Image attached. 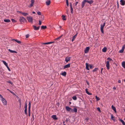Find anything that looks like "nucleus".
Segmentation results:
<instances>
[{"instance_id": "f257e3e1", "label": "nucleus", "mask_w": 125, "mask_h": 125, "mask_svg": "<svg viewBox=\"0 0 125 125\" xmlns=\"http://www.w3.org/2000/svg\"><path fill=\"white\" fill-rule=\"evenodd\" d=\"M19 21L21 23H23L26 21V20L25 19L22 17H20Z\"/></svg>"}, {"instance_id": "f03ea898", "label": "nucleus", "mask_w": 125, "mask_h": 125, "mask_svg": "<svg viewBox=\"0 0 125 125\" xmlns=\"http://www.w3.org/2000/svg\"><path fill=\"white\" fill-rule=\"evenodd\" d=\"M86 64V69L89 70V66L90 67V69H92V68L93 67V66L92 65H90L89 66V65L88 63H86L85 64Z\"/></svg>"}, {"instance_id": "7ed1b4c3", "label": "nucleus", "mask_w": 125, "mask_h": 125, "mask_svg": "<svg viewBox=\"0 0 125 125\" xmlns=\"http://www.w3.org/2000/svg\"><path fill=\"white\" fill-rule=\"evenodd\" d=\"M27 19L29 22L32 23L33 22V18L31 16L27 17Z\"/></svg>"}, {"instance_id": "20e7f679", "label": "nucleus", "mask_w": 125, "mask_h": 125, "mask_svg": "<svg viewBox=\"0 0 125 125\" xmlns=\"http://www.w3.org/2000/svg\"><path fill=\"white\" fill-rule=\"evenodd\" d=\"M105 22L103 24V25H101L100 28L101 30L102 33L103 34L104 33V31L103 30V28L104 26L105 25Z\"/></svg>"}, {"instance_id": "39448f33", "label": "nucleus", "mask_w": 125, "mask_h": 125, "mask_svg": "<svg viewBox=\"0 0 125 125\" xmlns=\"http://www.w3.org/2000/svg\"><path fill=\"white\" fill-rule=\"evenodd\" d=\"M1 101L4 105H6L7 104V102L4 98L1 99Z\"/></svg>"}, {"instance_id": "423d86ee", "label": "nucleus", "mask_w": 125, "mask_h": 125, "mask_svg": "<svg viewBox=\"0 0 125 125\" xmlns=\"http://www.w3.org/2000/svg\"><path fill=\"white\" fill-rule=\"evenodd\" d=\"M89 49H90V48L89 47H86L84 51V53H88L89 52Z\"/></svg>"}, {"instance_id": "0eeeda50", "label": "nucleus", "mask_w": 125, "mask_h": 125, "mask_svg": "<svg viewBox=\"0 0 125 125\" xmlns=\"http://www.w3.org/2000/svg\"><path fill=\"white\" fill-rule=\"evenodd\" d=\"M34 0H31V3L30 4V5L28 6V7H31L34 4Z\"/></svg>"}, {"instance_id": "6e6552de", "label": "nucleus", "mask_w": 125, "mask_h": 125, "mask_svg": "<svg viewBox=\"0 0 125 125\" xmlns=\"http://www.w3.org/2000/svg\"><path fill=\"white\" fill-rule=\"evenodd\" d=\"M66 110L69 112H73L72 109L69 107L68 106H66Z\"/></svg>"}, {"instance_id": "1a4fd4ad", "label": "nucleus", "mask_w": 125, "mask_h": 125, "mask_svg": "<svg viewBox=\"0 0 125 125\" xmlns=\"http://www.w3.org/2000/svg\"><path fill=\"white\" fill-rule=\"evenodd\" d=\"M106 66L107 69L108 70L110 68L109 63V61H107L106 62Z\"/></svg>"}, {"instance_id": "9d476101", "label": "nucleus", "mask_w": 125, "mask_h": 125, "mask_svg": "<svg viewBox=\"0 0 125 125\" xmlns=\"http://www.w3.org/2000/svg\"><path fill=\"white\" fill-rule=\"evenodd\" d=\"M71 57H69L67 56L66 57L65 59V61L67 62H68L70 61V58Z\"/></svg>"}, {"instance_id": "9b49d317", "label": "nucleus", "mask_w": 125, "mask_h": 125, "mask_svg": "<svg viewBox=\"0 0 125 125\" xmlns=\"http://www.w3.org/2000/svg\"><path fill=\"white\" fill-rule=\"evenodd\" d=\"M86 2L90 4H92L94 2V1L92 0H86Z\"/></svg>"}, {"instance_id": "f8f14e48", "label": "nucleus", "mask_w": 125, "mask_h": 125, "mask_svg": "<svg viewBox=\"0 0 125 125\" xmlns=\"http://www.w3.org/2000/svg\"><path fill=\"white\" fill-rule=\"evenodd\" d=\"M120 2V4L122 5H124L125 4V1L124 0H121Z\"/></svg>"}, {"instance_id": "ddd939ff", "label": "nucleus", "mask_w": 125, "mask_h": 125, "mask_svg": "<svg viewBox=\"0 0 125 125\" xmlns=\"http://www.w3.org/2000/svg\"><path fill=\"white\" fill-rule=\"evenodd\" d=\"M46 5L47 6L49 5L51 3V1L50 0H47L46 2Z\"/></svg>"}, {"instance_id": "4468645a", "label": "nucleus", "mask_w": 125, "mask_h": 125, "mask_svg": "<svg viewBox=\"0 0 125 125\" xmlns=\"http://www.w3.org/2000/svg\"><path fill=\"white\" fill-rule=\"evenodd\" d=\"M33 27L34 30H39L40 27V26H38L37 27L36 26H33Z\"/></svg>"}, {"instance_id": "2eb2a0df", "label": "nucleus", "mask_w": 125, "mask_h": 125, "mask_svg": "<svg viewBox=\"0 0 125 125\" xmlns=\"http://www.w3.org/2000/svg\"><path fill=\"white\" fill-rule=\"evenodd\" d=\"M12 41H14L18 44H21V42L20 41L18 40L17 39H13L12 40Z\"/></svg>"}, {"instance_id": "dca6fc26", "label": "nucleus", "mask_w": 125, "mask_h": 125, "mask_svg": "<svg viewBox=\"0 0 125 125\" xmlns=\"http://www.w3.org/2000/svg\"><path fill=\"white\" fill-rule=\"evenodd\" d=\"M86 2V0H84L82 2V7L83 8L84 6L85 3Z\"/></svg>"}, {"instance_id": "f3484780", "label": "nucleus", "mask_w": 125, "mask_h": 125, "mask_svg": "<svg viewBox=\"0 0 125 125\" xmlns=\"http://www.w3.org/2000/svg\"><path fill=\"white\" fill-rule=\"evenodd\" d=\"M70 63H69L68 64L64 66L63 68L65 69L66 68L69 67H70Z\"/></svg>"}, {"instance_id": "a211bd4d", "label": "nucleus", "mask_w": 125, "mask_h": 125, "mask_svg": "<svg viewBox=\"0 0 125 125\" xmlns=\"http://www.w3.org/2000/svg\"><path fill=\"white\" fill-rule=\"evenodd\" d=\"M52 117L54 120H56L57 119L56 115H53L52 116Z\"/></svg>"}, {"instance_id": "6ab92c4d", "label": "nucleus", "mask_w": 125, "mask_h": 125, "mask_svg": "<svg viewBox=\"0 0 125 125\" xmlns=\"http://www.w3.org/2000/svg\"><path fill=\"white\" fill-rule=\"evenodd\" d=\"M8 51L11 53H17V52L16 51H14L12 50H10V49H8Z\"/></svg>"}, {"instance_id": "aec40b11", "label": "nucleus", "mask_w": 125, "mask_h": 125, "mask_svg": "<svg viewBox=\"0 0 125 125\" xmlns=\"http://www.w3.org/2000/svg\"><path fill=\"white\" fill-rule=\"evenodd\" d=\"M111 107L112 109L116 113V112L115 107L113 105H112Z\"/></svg>"}, {"instance_id": "412c9836", "label": "nucleus", "mask_w": 125, "mask_h": 125, "mask_svg": "<svg viewBox=\"0 0 125 125\" xmlns=\"http://www.w3.org/2000/svg\"><path fill=\"white\" fill-rule=\"evenodd\" d=\"M88 89H87V88H86L85 89V91H86V93L88 94V95H91L92 94H91V93H90L88 91Z\"/></svg>"}, {"instance_id": "4be33fe9", "label": "nucleus", "mask_w": 125, "mask_h": 125, "mask_svg": "<svg viewBox=\"0 0 125 125\" xmlns=\"http://www.w3.org/2000/svg\"><path fill=\"white\" fill-rule=\"evenodd\" d=\"M122 67L125 68V61H123L122 63Z\"/></svg>"}, {"instance_id": "5701e85b", "label": "nucleus", "mask_w": 125, "mask_h": 125, "mask_svg": "<svg viewBox=\"0 0 125 125\" xmlns=\"http://www.w3.org/2000/svg\"><path fill=\"white\" fill-rule=\"evenodd\" d=\"M106 50L107 48L105 47H104L102 49V51L103 52H106Z\"/></svg>"}, {"instance_id": "b1692460", "label": "nucleus", "mask_w": 125, "mask_h": 125, "mask_svg": "<svg viewBox=\"0 0 125 125\" xmlns=\"http://www.w3.org/2000/svg\"><path fill=\"white\" fill-rule=\"evenodd\" d=\"M18 101L19 103V108L20 109L21 107V100L20 99H19Z\"/></svg>"}, {"instance_id": "393cba45", "label": "nucleus", "mask_w": 125, "mask_h": 125, "mask_svg": "<svg viewBox=\"0 0 125 125\" xmlns=\"http://www.w3.org/2000/svg\"><path fill=\"white\" fill-rule=\"evenodd\" d=\"M61 74L62 76H65L66 75V73L65 72H62Z\"/></svg>"}, {"instance_id": "a878e982", "label": "nucleus", "mask_w": 125, "mask_h": 125, "mask_svg": "<svg viewBox=\"0 0 125 125\" xmlns=\"http://www.w3.org/2000/svg\"><path fill=\"white\" fill-rule=\"evenodd\" d=\"M119 120L120 121V122H122V124L123 125H125V122L123 120L121 119H119Z\"/></svg>"}, {"instance_id": "bb28decb", "label": "nucleus", "mask_w": 125, "mask_h": 125, "mask_svg": "<svg viewBox=\"0 0 125 125\" xmlns=\"http://www.w3.org/2000/svg\"><path fill=\"white\" fill-rule=\"evenodd\" d=\"M5 22H9L10 21V20L9 19H4V20Z\"/></svg>"}, {"instance_id": "cd10ccee", "label": "nucleus", "mask_w": 125, "mask_h": 125, "mask_svg": "<svg viewBox=\"0 0 125 125\" xmlns=\"http://www.w3.org/2000/svg\"><path fill=\"white\" fill-rule=\"evenodd\" d=\"M107 60L108 61H109V62H111H111H113V60L111 59V58H110L109 57L107 59Z\"/></svg>"}, {"instance_id": "c85d7f7f", "label": "nucleus", "mask_w": 125, "mask_h": 125, "mask_svg": "<svg viewBox=\"0 0 125 125\" xmlns=\"http://www.w3.org/2000/svg\"><path fill=\"white\" fill-rule=\"evenodd\" d=\"M76 35H77V34H76V35H74L72 39V42H73V41H74V39L76 37Z\"/></svg>"}, {"instance_id": "c756f323", "label": "nucleus", "mask_w": 125, "mask_h": 125, "mask_svg": "<svg viewBox=\"0 0 125 125\" xmlns=\"http://www.w3.org/2000/svg\"><path fill=\"white\" fill-rule=\"evenodd\" d=\"M25 109H27V102H25L24 105Z\"/></svg>"}, {"instance_id": "7c9ffc66", "label": "nucleus", "mask_w": 125, "mask_h": 125, "mask_svg": "<svg viewBox=\"0 0 125 125\" xmlns=\"http://www.w3.org/2000/svg\"><path fill=\"white\" fill-rule=\"evenodd\" d=\"M124 49L122 48V49L119 50V52L120 53H123L124 51Z\"/></svg>"}, {"instance_id": "2f4dec72", "label": "nucleus", "mask_w": 125, "mask_h": 125, "mask_svg": "<svg viewBox=\"0 0 125 125\" xmlns=\"http://www.w3.org/2000/svg\"><path fill=\"white\" fill-rule=\"evenodd\" d=\"M47 28V27L46 26H42L41 27V29H46Z\"/></svg>"}, {"instance_id": "473e14b6", "label": "nucleus", "mask_w": 125, "mask_h": 125, "mask_svg": "<svg viewBox=\"0 0 125 125\" xmlns=\"http://www.w3.org/2000/svg\"><path fill=\"white\" fill-rule=\"evenodd\" d=\"M21 14L24 16H26L28 15V13H26L21 12Z\"/></svg>"}, {"instance_id": "72a5a7b5", "label": "nucleus", "mask_w": 125, "mask_h": 125, "mask_svg": "<svg viewBox=\"0 0 125 125\" xmlns=\"http://www.w3.org/2000/svg\"><path fill=\"white\" fill-rule=\"evenodd\" d=\"M3 62V64L6 66H7L8 65V64L5 61H2Z\"/></svg>"}, {"instance_id": "f704fd0d", "label": "nucleus", "mask_w": 125, "mask_h": 125, "mask_svg": "<svg viewBox=\"0 0 125 125\" xmlns=\"http://www.w3.org/2000/svg\"><path fill=\"white\" fill-rule=\"evenodd\" d=\"M27 109H25L24 111L25 114L27 116L28 115L27 113Z\"/></svg>"}, {"instance_id": "c9c22d12", "label": "nucleus", "mask_w": 125, "mask_h": 125, "mask_svg": "<svg viewBox=\"0 0 125 125\" xmlns=\"http://www.w3.org/2000/svg\"><path fill=\"white\" fill-rule=\"evenodd\" d=\"M73 111L74 112H77V109L76 108H74V109H73Z\"/></svg>"}, {"instance_id": "e433bc0d", "label": "nucleus", "mask_w": 125, "mask_h": 125, "mask_svg": "<svg viewBox=\"0 0 125 125\" xmlns=\"http://www.w3.org/2000/svg\"><path fill=\"white\" fill-rule=\"evenodd\" d=\"M62 19L63 20H66V19L65 18V16L63 15L62 16Z\"/></svg>"}, {"instance_id": "4c0bfd02", "label": "nucleus", "mask_w": 125, "mask_h": 125, "mask_svg": "<svg viewBox=\"0 0 125 125\" xmlns=\"http://www.w3.org/2000/svg\"><path fill=\"white\" fill-rule=\"evenodd\" d=\"M111 118L112 120H115V119L114 117L113 116L112 114H111Z\"/></svg>"}, {"instance_id": "58836bf2", "label": "nucleus", "mask_w": 125, "mask_h": 125, "mask_svg": "<svg viewBox=\"0 0 125 125\" xmlns=\"http://www.w3.org/2000/svg\"><path fill=\"white\" fill-rule=\"evenodd\" d=\"M98 70V68H95L93 70V72H95L97 71V70Z\"/></svg>"}, {"instance_id": "ea45409f", "label": "nucleus", "mask_w": 125, "mask_h": 125, "mask_svg": "<svg viewBox=\"0 0 125 125\" xmlns=\"http://www.w3.org/2000/svg\"><path fill=\"white\" fill-rule=\"evenodd\" d=\"M95 98L97 101H99L100 100V99L99 97H97L96 96H95Z\"/></svg>"}, {"instance_id": "a19ab883", "label": "nucleus", "mask_w": 125, "mask_h": 125, "mask_svg": "<svg viewBox=\"0 0 125 125\" xmlns=\"http://www.w3.org/2000/svg\"><path fill=\"white\" fill-rule=\"evenodd\" d=\"M72 98L73 100H76L77 99V98H76V97L75 96H73L72 97Z\"/></svg>"}, {"instance_id": "79ce46f5", "label": "nucleus", "mask_w": 125, "mask_h": 125, "mask_svg": "<svg viewBox=\"0 0 125 125\" xmlns=\"http://www.w3.org/2000/svg\"><path fill=\"white\" fill-rule=\"evenodd\" d=\"M89 118L88 117L86 118L85 119H84V120L86 122H87L88 120H89Z\"/></svg>"}, {"instance_id": "37998d69", "label": "nucleus", "mask_w": 125, "mask_h": 125, "mask_svg": "<svg viewBox=\"0 0 125 125\" xmlns=\"http://www.w3.org/2000/svg\"><path fill=\"white\" fill-rule=\"evenodd\" d=\"M50 44V42H46L44 43H42V44Z\"/></svg>"}, {"instance_id": "c03bdc74", "label": "nucleus", "mask_w": 125, "mask_h": 125, "mask_svg": "<svg viewBox=\"0 0 125 125\" xmlns=\"http://www.w3.org/2000/svg\"><path fill=\"white\" fill-rule=\"evenodd\" d=\"M4 98L3 97V96L0 94V100H1L3 99Z\"/></svg>"}, {"instance_id": "a18cd8bd", "label": "nucleus", "mask_w": 125, "mask_h": 125, "mask_svg": "<svg viewBox=\"0 0 125 125\" xmlns=\"http://www.w3.org/2000/svg\"><path fill=\"white\" fill-rule=\"evenodd\" d=\"M66 4L67 6H68L69 5L68 1V0H66Z\"/></svg>"}, {"instance_id": "49530a36", "label": "nucleus", "mask_w": 125, "mask_h": 125, "mask_svg": "<svg viewBox=\"0 0 125 125\" xmlns=\"http://www.w3.org/2000/svg\"><path fill=\"white\" fill-rule=\"evenodd\" d=\"M62 35L61 36L57 37V38L55 39V40H57L59 39L60 38H61V37L62 36Z\"/></svg>"}, {"instance_id": "de8ad7c7", "label": "nucleus", "mask_w": 125, "mask_h": 125, "mask_svg": "<svg viewBox=\"0 0 125 125\" xmlns=\"http://www.w3.org/2000/svg\"><path fill=\"white\" fill-rule=\"evenodd\" d=\"M12 21L13 22H16V21L14 19H11Z\"/></svg>"}, {"instance_id": "09e8293b", "label": "nucleus", "mask_w": 125, "mask_h": 125, "mask_svg": "<svg viewBox=\"0 0 125 125\" xmlns=\"http://www.w3.org/2000/svg\"><path fill=\"white\" fill-rule=\"evenodd\" d=\"M71 13L72 14L73 13V8H71Z\"/></svg>"}, {"instance_id": "8fccbe9b", "label": "nucleus", "mask_w": 125, "mask_h": 125, "mask_svg": "<svg viewBox=\"0 0 125 125\" xmlns=\"http://www.w3.org/2000/svg\"><path fill=\"white\" fill-rule=\"evenodd\" d=\"M97 109L99 112H101V111L100 110V109L99 107H97Z\"/></svg>"}, {"instance_id": "3c124183", "label": "nucleus", "mask_w": 125, "mask_h": 125, "mask_svg": "<svg viewBox=\"0 0 125 125\" xmlns=\"http://www.w3.org/2000/svg\"><path fill=\"white\" fill-rule=\"evenodd\" d=\"M37 14L39 15H41V13L40 11H38L37 12Z\"/></svg>"}, {"instance_id": "603ef678", "label": "nucleus", "mask_w": 125, "mask_h": 125, "mask_svg": "<svg viewBox=\"0 0 125 125\" xmlns=\"http://www.w3.org/2000/svg\"><path fill=\"white\" fill-rule=\"evenodd\" d=\"M39 21V25H41V24H42V22H41V21H40V20Z\"/></svg>"}, {"instance_id": "864d4df0", "label": "nucleus", "mask_w": 125, "mask_h": 125, "mask_svg": "<svg viewBox=\"0 0 125 125\" xmlns=\"http://www.w3.org/2000/svg\"><path fill=\"white\" fill-rule=\"evenodd\" d=\"M28 116L30 117L31 115L30 111H28Z\"/></svg>"}, {"instance_id": "5fc2aeb1", "label": "nucleus", "mask_w": 125, "mask_h": 125, "mask_svg": "<svg viewBox=\"0 0 125 125\" xmlns=\"http://www.w3.org/2000/svg\"><path fill=\"white\" fill-rule=\"evenodd\" d=\"M31 106H29L28 107V111H30V108H31Z\"/></svg>"}, {"instance_id": "6e6d98bb", "label": "nucleus", "mask_w": 125, "mask_h": 125, "mask_svg": "<svg viewBox=\"0 0 125 125\" xmlns=\"http://www.w3.org/2000/svg\"><path fill=\"white\" fill-rule=\"evenodd\" d=\"M6 66L7 67V68H8V70H9V71H10V68H9V67H8V66L7 65V66Z\"/></svg>"}, {"instance_id": "4d7b16f0", "label": "nucleus", "mask_w": 125, "mask_h": 125, "mask_svg": "<svg viewBox=\"0 0 125 125\" xmlns=\"http://www.w3.org/2000/svg\"><path fill=\"white\" fill-rule=\"evenodd\" d=\"M29 34H27L26 35V38H27L29 37Z\"/></svg>"}, {"instance_id": "13d9d810", "label": "nucleus", "mask_w": 125, "mask_h": 125, "mask_svg": "<svg viewBox=\"0 0 125 125\" xmlns=\"http://www.w3.org/2000/svg\"><path fill=\"white\" fill-rule=\"evenodd\" d=\"M7 83H10L11 84H12V83L10 81H7Z\"/></svg>"}, {"instance_id": "bf43d9fd", "label": "nucleus", "mask_w": 125, "mask_h": 125, "mask_svg": "<svg viewBox=\"0 0 125 125\" xmlns=\"http://www.w3.org/2000/svg\"><path fill=\"white\" fill-rule=\"evenodd\" d=\"M122 48L124 50L125 48V44L122 47Z\"/></svg>"}, {"instance_id": "052dcab7", "label": "nucleus", "mask_w": 125, "mask_h": 125, "mask_svg": "<svg viewBox=\"0 0 125 125\" xmlns=\"http://www.w3.org/2000/svg\"><path fill=\"white\" fill-rule=\"evenodd\" d=\"M70 8H72V4H71V3H70Z\"/></svg>"}, {"instance_id": "680f3d73", "label": "nucleus", "mask_w": 125, "mask_h": 125, "mask_svg": "<svg viewBox=\"0 0 125 125\" xmlns=\"http://www.w3.org/2000/svg\"><path fill=\"white\" fill-rule=\"evenodd\" d=\"M78 3V2L76 1L75 2V6H76Z\"/></svg>"}, {"instance_id": "e2e57ef3", "label": "nucleus", "mask_w": 125, "mask_h": 125, "mask_svg": "<svg viewBox=\"0 0 125 125\" xmlns=\"http://www.w3.org/2000/svg\"><path fill=\"white\" fill-rule=\"evenodd\" d=\"M118 82L119 83H121L120 80H118Z\"/></svg>"}, {"instance_id": "0e129e2a", "label": "nucleus", "mask_w": 125, "mask_h": 125, "mask_svg": "<svg viewBox=\"0 0 125 125\" xmlns=\"http://www.w3.org/2000/svg\"><path fill=\"white\" fill-rule=\"evenodd\" d=\"M29 106H31V102H29Z\"/></svg>"}, {"instance_id": "69168bd1", "label": "nucleus", "mask_w": 125, "mask_h": 125, "mask_svg": "<svg viewBox=\"0 0 125 125\" xmlns=\"http://www.w3.org/2000/svg\"><path fill=\"white\" fill-rule=\"evenodd\" d=\"M113 89L115 90L116 89V88L115 87H113Z\"/></svg>"}, {"instance_id": "338daca9", "label": "nucleus", "mask_w": 125, "mask_h": 125, "mask_svg": "<svg viewBox=\"0 0 125 125\" xmlns=\"http://www.w3.org/2000/svg\"><path fill=\"white\" fill-rule=\"evenodd\" d=\"M9 91L12 94L14 93H13V92H11V91L10 90H9Z\"/></svg>"}, {"instance_id": "774afa93", "label": "nucleus", "mask_w": 125, "mask_h": 125, "mask_svg": "<svg viewBox=\"0 0 125 125\" xmlns=\"http://www.w3.org/2000/svg\"><path fill=\"white\" fill-rule=\"evenodd\" d=\"M103 68H102L101 69V73H102V70H103Z\"/></svg>"}]
</instances>
